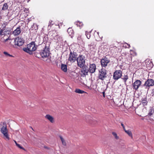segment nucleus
<instances>
[{
  "label": "nucleus",
  "instance_id": "f03ea898",
  "mask_svg": "<svg viewBox=\"0 0 154 154\" xmlns=\"http://www.w3.org/2000/svg\"><path fill=\"white\" fill-rule=\"evenodd\" d=\"M37 47V46L35 45V42H32L28 44L26 48H23V50L25 52L31 55L33 54V51L36 50Z\"/></svg>",
  "mask_w": 154,
  "mask_h": 154
},
{
  "label": "nucleus",
  "instance_id": "9d476101",
  "mask_svg": "<svg viewBox=\"0 0 154 154\" xmlns=\"http://www.w3.org/2000/svg\"><path fill=\"white\" fill-rule=\"evenodd\" d=\"M154 85V81L151 79H147L145 82L144 84L142 85L143 86H146V88H149L150 86Z\"/></svg>",
  "mask_w": 154,
  "mask_h": 154
},
{
  "label": "nucleus",
  "instance_id": "6ab92c4d",
  "mask_svg": "<svg viewBox=\"0 0 154 154\" xmlns=\"http://www.w3.org/2000/svg\"><path fill=\"white\" fill-rule=\"evenodd\" d=\"M121 79H122L125 82V84H126L127 80L128 79V76L127 75L125 74L124 75H122L121 77Z\"/></svg>",
  "mask_w": 154,
  "mask_h": 154
},
{
  "label": "nucleus",
  "instance_id": "f257e3e1",
  "mask_svg": "<svg viewBox=\"0 0 154 154\" xmlns=\"http://www.w3.org/2000/svg\"><path fill=\"white\" fill-rule=\"evenodd\" d=\"M49 43H47L44 49L41 52H39V54L43 58V60L49 63L51 62L50 57H49L50 53Z\"/></svg>",
  "mask_w": 154,
  "mask_h": 154
},
{
  "label": "nucleus",
  "instance_id": "aec40b11",
  "mask_svg": "<svg viewBox=\"0 0 154 154\" xmlns=\"http://www.w3.org/2000/svg\"><path fill=\"white\" fill-rule=\"evenodd\" d=\"M153 113H154V109L152 107H150L148 115L150 116L152 115Z\"/></svg>",
  "mask_w": 154,
  "mask_h": 154
},
{
  "label": "nucleus",
  "instance_id": "c85d7f7f",
  "mask_svg": "<svg viewBox=\"0 0 154 154\" xmlns=\"http://www.w3.org/2000/svg\"><path fill=\"white\" fill-rule=\"evenodd\" d=\"M112 134L116 139H119V137L117 136V134L115 132H112Z\"/></svg>",
  "mask_w": 154,
  "mask_h": 154
},
{
  "label": "nucleus",
  "instance_id": "37998d69",
  "mask_svg": "<svg viewBox=\"0 0 154 154\" xmlns=\"http://www.w3.org/2000/svg\"><path fill=\"white\" fill-rule=\"evenodd\" d=\"M97 34H98V35H99V32H97Z\"/></svg>",
  "mask_w": 154,
  "mask_h": 154
},
{
  "label": "nucleus",
  "instance_id": "cd10ccee",
  "mask_svg": "<svg viewBox=\"0 0 154 154\" xmlns=\"http://www.w3.org/2000/svg\"><path fill=\"white\" fill-rule=\"evenodd\" d=\"M60 137L61 141L62 142V143L63 145L65 146L66 145V143L64 141V139L61 136H60Z\"/></svg>",
  "mask_w": 154,
  "mask_h": 154
},
{
  "label": "nucleus",
  "instance_id": "7c9ffc66",
  "mask_svg": "<svg viewBox=\"0 0 154 154\" xmlns=\"http://www.w3.org/2000/svg\"><path fill=\"white\" fill-rule=\"evenodd\" d=\"M16 146H17L18 148H20V149H23L24 150H25V149L23 147L21 146L19 144H17Z\"/></svg>",
  "mask_w": 154,
  "mask_h": 154
},
{
  "label": "nucleus",
  "instance_id": "c03bdc74",
  "mask_svg": "<svg viewBox=\"0 0 154 154\" xmlns=\"http://www.w3.org/2000/svg\"><path fill=\"white\" fill-rule=\"evenodd\" d=\"M29 0L28 1V2H29Z\"/></svg>",
  "mask_w": 154,
  "mask_h": 154
},
{
  "label": "nucleus",
  "instance_id": "423d86ee",
  "mask_svg": "<svg viewBox=\"0 0 154 154\" xmlns=\"http://www.w3.org/2000/svg\"><path fill=\"white\" fill-rule=\"evenodd\" d=\"M69 56L68 60L70 62L73 63L76 60V57L77 56V54L76 52L70 51Z\"/></svg>",
  "mask_w": 154,
  "mask_h": 154
},
{
  "label": "nucleus",
  "instance_id": "39448f33",
  "mask_svg": "<svg viewBox=\"0 0 154 154\" xmlns=\"http://www.w3.org/2000/svg\"><path fill=\"white\" fill-rule=\"evenodd\" d=\"M110 63V58L107 56L103 57L100 60L101 66L102 68H106Z\"/></svg>",
  "mask_w": 154,
  "mask_h": 154
},
{
  "label": "nucleus",
  "instance_id": "5701e85b",
  "mask_svg": "<svg viewBox=\"0 0 154 154\" xmlns=\"http://www.w3.org/2000/svg\"><path fill=\"white\" fill-rule=\"evenodd\" d=\"M30 29L32 30H36L38 29V26L36 24H33L31 26Z\"/></svg>",
  "mask_w": 154,
  "mask_h": 154
},
{
  "label": "nucleus",
  "instance_id": "79ce46f5",
  "mask_svg": "<svg viewBox=\"0 0 154 154\" xmlns=\"http://www.w3.org/2000/svg\"><path fill=\"white\" fill-rule=\"evenodd\" d=\"M25 9V10H27V11H28V9H26V8Z\"/></svg>",
  "mask_w": 154,
  "mask_h": 154
},
{
  "label": "nucleus",
  "instance_id": "b1692460",
  "mask_svg": "<svg viewBox=\"0 0 154 154\" xmlns=\"http://www.w3.org/2000/svg\"><path fill=\"white\" fill-rule=\"evenodd\" d=\"M124 131L130 137H132V134L130 131L129 130H125Z\"/></svg>",
  "mask_w": 154,
  "mask_h": 154
},
{
  "label": "nucleus",
  "instance_id": "2f4dec72",
  "mask_svg": "<svg viewBox=\"0 0 154 154\" xmlns=\"http://www.w3.org/2000/svg\"><path fill=\"white\" fill-rule=\"evenodd\" d=\"M3 30L0 28V35H2L3 34Z\"/></svg>",
  "mask_w": 154,
  "mask_h": 154
},
{
  "label": "nucleus",
  "instance_id": "1a4fd4ad",
  "mask_svg": "<svg viewBox=\"0 0 154 154\" xmlns=\"http://www.w3.org/2000/svg\"><path fill=\"white\" fill-rule=\"evenodd\" d=\"M1 131L3 134L4 136L8 140H9V138L8 133V130L6 125L3 126L1 128Z\"/></svg>",
  "mask_w": 154,
  "mask_h": 154
},
{
  "label": "nucleus",
  "instance_id": "6e6552de",
  "mask_svg": "<svg viewBox=\"0 0 154 154\" xmlns=\"http://www.w3.org/2000/svg\"><path fill=\"white\" fill-rule=\"evenodd\" d=\"M25 40L23 38L19 37L16 38L14 40L15 44L18 46L22 45L24 42Z\"/></svg>",
  "mask_w": 154,
  "mask_h": 154
},
{
  "label": "nucleus",
  "instance_id": "393cba45",
  "mask_svg": "<svg viewBox=\"0 0 154 154\" xmlns=\"http://www.w3.org/2000/svg\"><path fill=\"white\" fill-rule=\"evenodd\" d=\"M8 6L7 3H5L3 5V6L2 8V10H5L8 9Z\"/></svg>",
  "mask_w": 154,
  "mask_h": 154
},
{
  "label": "nucleus",
  "instance_id": "a18cd8bd",
  "mask_svg": "<svg viewBox=\"0 0 154 154\" xmlns=\"http://www.w3.org/2000/svg\"><path fill=\"white\" fill-rule=\"evenodd\" d=\"M7 40H8V39H6V40L7 41Z\"/></svg>",
  "mask_w": 154,
  "mask_h": 154
},
{
  "label": "nucleus",
  "instance_id": "e433bc0d",
  "mask_svg": "<svg viewBox=\"0 0 154 154\" xmlns=\"http://www.w3.org/2000/svg\"><path fill=\"white\" fill-rule=\"evenodd\" d=\"M152 93L153 94V95H154V88L152 90Z\"/></svg>",
  "mask_w": 154,
  "mask_h": 154
},
{
  "label": "nucleus",
  "instance_id": "72a5a7b5",
  "mask_svg": "<svg viewBox=\"0 0 154 154\" xmlns=\"http://www.w3.org/2000/svg\"><path fill=\"white\" fill-rule=\"evenodd\" d=\"M121 125L122 126V127L123 128L124 130L125 131V130H126L125 129V126H124V124L122 123H121Z\"/></svg>",
  "mask_w": 154,
  "mask_h": 154
},
{
  "label": "nucleus",
  "instance_id": "a19ab883",
  "mask_svg": "<svg viewBox=\"0 0 154 154\" xmlns=\"http://www.w3.org/2000/svg\"><path fill=\"white\" fill-rule=\"evenodd\" d=\"M45 148L48 149V147H47V146H46V147L45 146Z\"/></svg>",
  "mask_w": 154,
  "mask_h": 154
},
{
  "label": "nucleus",
  "instance_id": "bb28decb",
  "mask_svg": "<svg viewBox=\"0 0 154 154\" xmlns=\"http://www.w3.org/2000/svg\"><path fill=\"white\" fill-rule=\"evenodd\" d=\"M85 35H86L88 39L90 38L91 36L90 32L86 31L85 32Z\"/></svg>",
  "mask_w": 154,
  "mask_h": 154
},
{
  "label": "nucleus",
  "instance_id": "20e7f679",
  "mask_svg": "<svg viewBox=\"0 0 154 154\" xmlns=\"http://www.w3.org/2000/svg\"><path fill=\"white\" fill-rule=\"evenodd\" d=\"M107 71L105 69L102 68L99 70L98 77L99 79L103 81L107 77Z\"/></svg>",
  "mask_w": 154,
  "mask_h": 154
},
{
  "label": "nucleus",
  "instance_id": "2eb2a0df",
  "mask_svg": "<svg viewBox=\"0 0 154 154\" xmlns=\"http://www.w3.org/2000/svg\"><path fill=\"white\" fill-rule=\"evenodd\" d=\"M21 32L20 27L19 26L13 31V33L15 35H19Z\"/></svg>",
  "mask_w": 154,
  "mask_h": 154
},
{
  "label": "nucleus",
  "instance_id": "f8f14e48",
  "mask_svg": "<svg viewBox=\"0 0 154 154\" xmlns=\"http://www.w3.org/2000/svg\"><path fill=\"white\" fill-rule=\"evenodd\" d=\"M141 82L139 80H137L133 83L132 86L134 89L137 90L139 87L141 85Z\"/></svg>",
  "mask_w": 154,
  "mask_h": 154
},
{
  "label": "nucleus",
  "instance_id": "9b49d317",
  "mask_svg": "<svg viewBox=\"0 0 154 154\" xmlns=\"http://www.w3.org/2000/svg\"><path fill=\"white\" fill-rule=\"evenodd\" d=\"M88 66L85 65L82 67H80L82 68L81 70V72L82 73L81 74V76L82 77L85 76L86 75H88V72H89L88 69H87Z\"/></svg>",
  "mask_w": 154,
  "mask_h": 154
},
{
  "label": "nucleus",
  "instance_id": "ddd939ff",
  "mask_svg": "<svg viewBox=\"0 0 154 154\" xmlns=\"http://www.w3.org/2000/svg\"><path fill=\"white\" fill-rule=\"evenodd\" d=\"M96 65L95 64L93 63L89 65V68L88 69L89 72L91 73H94L96 70Z\"/></svg>",
  "mask_w": 154,
  "mask_h": 154
},
{
  "label": "nucleus",
  "instance_id": "473e14b6",
  "mask_svg": "<svg viewBox=\"0 0 154 154\" xmlns=\"http://www.w3.org/2000/svg\"><path fill=\"white\" fill-rule=\"evenodd\" d=\"M3 53L4 54H5V55L7 57H8V55L9 54L8 53V52H7L6 51L4 52Z\"/></svg>",
  "mask_w": 154,
  "mask_h": 154
},
{
  "label": "nucleus",
  "instance_id": "c9c22d12",
  "mask_svg": "<svg viewBox=\"0 0 154 154\" xmlns=\"http://www.w3.org/2000/svg\"><path fill=\"white\" fill-rule=\"evenodd\" d=\"M8 56L10 57H13V56L12 55H11L9 54H8Z\"/></svg>",
  "mask_w": 154,
  "mask_h": 154
},
{
  "label": "nucleus",
  "instance_id": "f704fd0d",
  "mask_svg": "<svg viewBox=\"0 0 154 154\" xmlns=\"http://www.w3.org/2000/svg\"><path fill=\"white\" fill-rule=\"evenodd\" d=\"M52 22V21L51 20H50L49 21V25H48V26H51V22Z\"/></svg>",
  "mask_w": 154,
  "mask_h": 154
},
{
  "label": "nucleus",
  "instance_id": "a878e982",
  "mask_svg": "<svg viewBox=\"0 0 154 154\" xmlns=\"http://www.w3.org/2000/svg\"><path fill=\"white\" fill-rule=\"evenodd\" d=\"M67 31L70 35L74 33L73 30L71 28H68L67 30Z\"/></svg>",
  "mask_w": 154,
  "mask_h": 154
},
{
  "label": "nucleus",
  "instance_id": "c756f323",
  "mask_svg": "<svg viewBox=\"0 0 154 154\" xmlns=\"http://www.w3.org/2000/svg\"><path fill=\"white\" fill-rule=\"evenodd\" d=\"M124 46L126 48H129L130 47V45L126 43H125L124 44Z\"/></svg>",
  "mask_w": 154,
  "mask_h": 154
},
{
  "label": "nucleus",
  "instance_id": "a211bd4d",
  "mask_svg": "<svg viewBox=\"0 0 154 154\" xmlns=\"http://www.w3.org/2000/svg\"><path fill=\"white\" fill-rule=\"evenodd\" d=\"M45 117L51 123L54 122V118L51 116L49 115L48 114L45 116Z\"/></svg>",
  "mask_w": 154,
  "mask_h": 154
},
{
  "label": "nucleus",
  "instance_id": "f3484780",
  "mask_svg": "<svg viewBox=\"0 0 154 154\" xmlns=\"http://www.w3.org/2000/svg\"><path fill=\"white\" fill-rule=\"evenodd\" d=\"M61 69L62 71L66 72L67 71V66L64 64H62L61 66Z\"/></svg>",
  "mask_w": 154,
  "mask_h": 154
},
{
  "label": "nucleus",
  "instance_id": "4c0bfd02",
  "mask_svg": "<svg viewBox=\"0 0 154 154\" xmlns=\"http://www.w3.org/2000/svg\"><path fill=\"white\" fill-rule=\"evenodd\" d=\"M35 55L36 57H39V56H38V55L36 54H35Z\"/></svg>",
  "mask_w": 154,
  "mask_h": 154
},
{
  "label": "nucleus",
  "instance_id": "ea45409f",
  "mask_svg": "<svg viewBox=\"0 0 154 154\" xmlns=\"http://www.w3.org/2000/svg\"><path fill=\"white\" fill-rule=\"evenodd\" d=\"M14 142L16 144V145H17V144L18 143H17V142L16 141H14Z\"/></svg>",
  "mask_w": 154,
  "mask_h": 154
},
{
  "label": "nucleus",
  "instance_id": "412c9836",
  "mask_svg": "<svg viewBox=\"0 0 154 154\" xmlns=\"http://www.w3.org/2000/svg\"><path fill=\"white\" fill-rule=\"evenodd\" d=\"M75 24L77 26L79 27L80 28H81L83 25V23L82 22H80L79 21H78L75 22Z\"/></svg>",
  "mask_w": 154,
  "mask_h": 154
},
{
  "label": "nucleus",
  "instance_id": "0eeeda50",
  "mask_svg": "<svg viewBox=\"0 0 154 154\" xmlns=\"http://www.w3.org/2000/svg\"><path fill=\"white\" fill-rule=\"evenodd\" d=\"M122 71L120 70H116L114 72L113 79L115 80H117L122 76Z\"/></svg>",
  "mask_w": 154,
  "mask_h": 154
},
{
  "label": "nucleus",
  "instance_id": "7ed1b4c3",
  "mask_svg": "<svg viewBox=\"0 0 154 154\" xmlns=\"http://www.w3.org/2000/svg\"><path fill=\"white\" fill-rule=\"evenodd\" d=\"M86 58L85 57L82 55L80 54L76 58V61L77 65L79 67H82L85 65Z\"/></svg>",
  "mask_w": 154,
  "mask_h": 154
},
{
  "label": "nucleus",
  "instance_id": "4be33fe9",
  "mask_svg": "<svg viewBox=\"0 0 154 154\" xmlns=\"http://www.w3.org/2000/svg\"><path fill=\"white\" fill-rule=\"evenodd\" d=\"M75 92L78 94H83L85 93V91L79 89H76L75 90Z\"/></svg>",
  "mask_w": 154,
  "mask_h": 154
},
{
  "label": "nucleus",
  "instance_id": "4468645a",
  "mask_svg": "<svg viewBox=\"0 0 154 154\" xmlns=\"http://www.w3.org/2000/svg\"><path fill=\"white\" fill-rule=\"evenodd\" d=\"M141 103L144 106L147 104L148 102L147 100L146 97L144 96L141 99Z\"/></svg>",
  "mask_w": 154,
  "mask_h": 154
},
{
  "label": "nucleus",
  "instance_id": "58836bf2",
  "mask_svg": "<svg viewBox=\"0 0 154 154\" xmlns=\"http://www.w3.org/2000/svg\"><path fill=\"white\" fill-rule=\"evenodd\" d=\"M103 96L104 97H105V95H104L105 92L104 91L103 92Z\"/></svg>",
  "mask_w": 154,
  "mask_h": 154
},
{
  "label": "nucleus",
  "instance_id": "dca6fc26",
  "mask_svg": "<svg viewBox=\"0 0 154 154\" xmlns=\"http://www.w3.org/2000/svg\"><path fill=\"white\" fill-rule=\"evenodd\" d=\"M88 46L91 51H94L96 48V44L94 42L91 43L90 45H88Z\"/></svg>",
  "mask_w": 154,
  "mask_h": 154
}]
</instances>
